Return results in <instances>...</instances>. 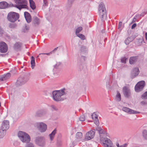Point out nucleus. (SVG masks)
I'll list each match as a JSON object with an SVG mask.
<instances>
[{"label": "nucleus", "mask_w": 147, "mask_h": 147, "mask_svg": "<svg viewBox=\"0 0 147 147\" xmlns=\"http://www.w3.org/2000/svg\"><path fill=\"white\" fill-rule=\"evenodd\" d=\"M136 20V19L135 18H134L133 19V20L134 21H135Z\"/></svg>", "instance_id": "obj_60"}, {"label": "nucleus", "mask_w": 147, "mask_h": 147, "mask_svg": "<svg viewBox=\"0 0 147 147\" xmlns=\"http://www.w3.org/2000/svg\"><path fill=\"white\" fill-rule=\"evenodd\" d=\"M11 74L9 73H7L0 76V81H3L8 79L11 77Z\"/></svg>", "instance_id": "obj_18"}, {"label": "nucleus", "mask_w": 147, "mask_h": 147, "mask_svg": "<svg viewBox=\"0 0 147 147\" xmlns=\"http://www.w3.org/2000/svg\"><path fill=\"white\" fill-rule=\"evenodd\" d=\"M145 37L146 40H147V32H146L145 34Z\"/></svg>", "instance_id": "obj_55"}, {"label": "nucleus", "mask_w": 147, "mask_h": 147, "mask_svg": "<svg viewBox=\"0 0 147 147\" xmlns=\"http://www.w3.org/2000/svg\"><path fill=\"white\" fill-rule=\"evenodd\" d=\"M3 55H3V54H1V55H1V56H3Z\"/></svg>", "instance_id": "obj_61"}, {"label": "nucleus", "mask_w": 147, "mask_h": 147, "mask_svg": "<svg viewBox=\"0 0 147 147\" xmlns=\"http://www.w3.org/2000/svg\"><path fill=\"white\" fill-rule=\"evenodd\" d=\"M61 141L60 140H57V145L58 146H59L61 145Z\"/></svg>", "instance_id": "obj_44"}, {"label": "nucleus", "mask_w": 147, "mask_h": 147, "mask_svg": "<svg viewBox=\"0 0 147 147\" xmlns=\"http://www.w3.org/2000/svg\"><path fill=\"white\" fill-rule=\"evenodd\" d=\"M61 64V63L60 62H57V63L54 66V67L55 68H57Z\"/></svg>", "instance_id": "obj_43"}, {"label": "nucleus", "mask_w": 147, "mask_h": 147, "mask_svg": "<svg viewBox=\"0 0 147 147\" xmlns=\"http://www.w3.org/2000/svg\"><path fill=\"white\" fill-rule=\"evenodd\" d=\"M138 57V56H133L130 57L129 59V63L131 64H133L137 61Z\"/></svg>", "instance_id": "obj_21"}, {"label": "nucleus", "mask_w": 147, "mask_h": 147, "mask_svg": "<svg viewBox=\"0 0 147 147\" xmlns=\"http://www.w3.org/2000/svg\"><path fill=\"white\" fill-rule=\"evenodd\" d=\"M8 4L5 1H2L0 2V8L5 9L7 7Z\"/></svg>", "instance_id": "obj_22"}, {"label": "nucleus", "mask_w": 147, "mask_h": 147, "mask_svg": "<svg viewBox=\"0 0 147 147\" xmlns=\"http://www.w3.org/2000/svg\"><path fill=\"white\" fill-rule=\"evenodd\" d=\"M26 147H34V146L32 143L29 142L26 144Z\"/></svg>", "instance_id": "obj_39"}, {"label": "nucleus", "mask_w": 147, "mask_h": 147, "mask_svg": "<svg viewBox=\"0 0 147 147\" xmlns=\"http://www.w3.org/2000/svg\"><path fill=\"white\" fill-rule=\"evenodd\" d=\"M133 39L134 38L132 36L128 37L125 40V43L126 45H128Z\"/></svg>", "instance_id": "obj_26"}, {"label": "nucleus", "mask_w": 147, "mask_h": 147, "mask_svg": "<svg viewBox=\"0 0 147 147\" xmlns=\"http://www.w3.org/2000/svg\"><path fill=\"white\" fill-rule=\"evenodd\" d=\"M141 103L143 105H145L146 103L145 102L142 101L141 102Z\"/></svg>", "instance_id": "obj_56"}, {"label": "nucleus", "mask_w": 147, "mask_h": 147, "mask_svg": "<svg viewBox=\"0 0 147 147\" xmlns=\"http://www.w3.org/2000/svg\"><path fill=\"white\" fill-rule=\"evenodd\" d=\"M56 129H55L54 130L52 131L51 133L49 135L50 139L51 141H52L53 139L55 136L56 134Z\"/></svg>", "instance_id": "obj_25"}, {"label": "nucleus", "mask_w": 147, "mask_h": 147, "mask_svg": "<svg viewBox=\"0 0 147 147\" xmlns=\"http://www.w3.org/2000/svg\"><path fill=\"white\" fill-rule=\"evenodd\" d=\"M46 112L45 111L43 110H39L36 113V115L38 117H40L45 114Z\"/></svg>", "instance_id": "obj_23"}, {"label": "nucleus", "mask_w": 147, "mask_h": 147, "mask_svg": "<svg viewBox=\"0 0 147 147\" xmlns=\"http://www.w3.org/2000/svg\"><path fill=\"white\" fill-rule=\"evenodd\" d=\"M6 130L1 128L0 129V138H2L5 134Z\"/></svg>", "instance_id": "obj_27"}, {"label": "nucleus", "mask_w": 147, "mask_h": 147, "mask_svg": "<svg viewBox=\"0 0 147 147\" xmlns=\"http://www.w3.org/2000/svg\"><path fill=\"white\" fill-rule=\"evenodd\" d=\"M35 144L41 147H43L45 145V139L42 136H38L35 138Z\"/></svg>", "instance_id": "obj_7"}, {"label": "nucleus", "mask_w": 147, "mask_h": 147, "mask_svg": "<svg viewBox=\"0 0 147 147\" xmlns=\"http://www.w3.org/2000/svg\"><path fill=\"white\" fill-rule=\"evenodd\" d=\"M29 78L26 76L24 77H20L17 80L15 83L16 87H19L25 84L29 80Z\"/></svg>", "instance_id": "obj_6"}, {"label": "nucleus", "mask_w": 147, "mask_h": 147, "mask_svg": "<svg viewBox=\"0 0 147 147\" xmlns=\"http://www.w3.org/2000/svg\"><path fill=\"white\" fill-rule=\"evenodd\" d=\"M21 44L19 42L16 43L14 45L13 47L14 49L15 50L19 49L21 47Z\"/></svg>", "instance_id": "obj_29"}, {"label": "nucleus", "mask_w": 147, "mask_h": 147, "mask_svg": "<svg viewBox=\"0 0 147 147\" xmlns=\"http://www.w3.org/2000/svg\"><path fill=\"white\" fill-rule=\"evenodd\" d=\"M82 134L81 132H78L76 134V137L77 139H81L82 137Z\"/></svg>", "instance_id": "obj_34"}, {"label": "nucleus", "mask_w": 147, "mask_h": 147, "mask_svg": "<svg viewBox=\"0 0 147 147\" xmlns=\"http://www.w3.org/2000/svg\"><path fill=\"white\" fill-rule=\"evenodd\" d=\"M145 85V82L144 81L138 82L135 87V90L136 92H139L143 90Z\"/></svg>", "instance_id": "obj_9"}, {"label": "nucleus", "mask_w": 147, "mask_h": 147, "mask_svg": "<svg viewBox=\"0 0 147 147\" xmlns=\"http://www.w3.org/2000/svg\"><path fill=\"white\" fill-rule=\"evenodd\" d=\"M8 50L7 44L4 42L0 43V52L2 53L6 52Z\"/></svg>", "instance_id": "obj_13"}, {"label": "nucleus", "mask_w": 147, "mask_h": 147, "mask_svg": "<svg viewBox=\"0 0 147 147\" xmlns=\"http://www.w3.org/2000/svg\"><path fill=\"white\" fill-rule=\"evenodd\" d=\"M19 18V14L13 12H11L9 13L7 16L8 20L12 22H14L16 21Z\"/></svg>", "instance_id": "obj_5"}, {"label": "nucleus", "mask_w": 147, "mask_h": 147, "mask_svg": "<svg viewBox=\"0 0 147 147\" xmlns=\"http://www.w3.org/2000/svg\"><path fill=\"white\" fill-rule=\"evenodd\" d=\"M99 134H107V133L106 132L104 131L102 128L98 132Z\"/></svg>", "instance_id": "obj_40"}, {"label": "nucleus", "mask_w": 147, "mask_h": 147, "mask_svg": "<svg viewBox=\"0 0 147 147\" xmlns=\"http://www.w3.org/2000/svg\"><path fill=\"white\" fill-rule=\"evenodd\" d=\"M35 125L41 132H45L47 129V125L42 122L36 123Z\"/></svg>", "instance_id": "obj_8"}, {"label": "nucleus", "mask_w": 147, "mask_h": 147, "mask_svg": "<svg viewBox=\"0 0 147 147\" xmlns=\"http://www.w3.org/2000/svg\"><path fill=\"white\" fill-rule=\"evenodd\" d=\"M79 119H80V121H84L85 120V116L83 115L81 116L80 117Z\"/></svg>", "instance_id": "obj_41"}, {"label": "nucleus", "mask_w": 147, "mask_h": 147, "mask_svg": "<svg viewBox=\"0 0 147 147\" xmlns=\"http://www.w3.org/2000/svg\"><path fill=\"white\" fill-rule=\"evenodd\" d=\"M98 11L101 20L104 21L106 19L107 14L106 8L103 3H100L98 6Z\"/></svg>", "instance_id": "obj_3"}, {"label": "nucleus", "mask_w": 147, "mask_h": 147, "mask_svg": "<svg viewBox=\"0 0 147 147\" xmlns=\"http://www.w3.org/2000/svg\"><path fill=\"white\" fill-rule=\"evenodd\" d=\"M127 59V58L125 57H122L121 59V62L122 63H126V60Z\"/></svg>", "instance_id": "obj_37"}, {"label": "nucleus", "mask_w": 147, "mask_h": 147, "mask_svg": "<svg viewBox=\"0 0 147 147\" xmlns=\"http://www.w3.org/2000/svg\"><path fill=\"white\" fill-rule=\"evenodd\" d=\"M115 100L117 102H119L121 100V94L118 91H117V94L115 97Z\"/></svg>", "instance_id": "obj_28"}, {"label": "nucleus", "mask_w": 147, "mask_h": 147, "mask_svg": "<svg viewBox=\"0 0 147 147\" xmlns=\"http://www.w3.org/2000/svg\"><path fill=\"white\" fill-rule=\"evenodd\" d=\"M65 88H63L61 90H54L52 92V97L53 99L55 101H59L63 100L61 96L64 95Z\"/></svg>", "instance_id": "obj_2"}, {"label": "nucleus", "mask_w": 147, "mask_h": 147, "mask_svg": "<svg viewBox=\"0 0 147 147\" xmlns=\"http://www.w3.org/2000/svg\"><path fill=\"white\" fill-rule=\"evenodd\" d=\"M142 98L143 99H147V91L146 92L142 95Z\"/></svg>", "instance_id": "obj_38"}, {"label": "nucleus", "mask_w": 147, "mask_h": 147, "mask_svg": "<svg viewBox=\"0 0 147 147\" xmlns=\"http://www.w3.org/2000/svg\"><path fill=\"white\" fill-rule=\"evenodd\" d=\"M58 49V47H57L55 48L51 52H52V53H54V52L57 50V49Z\"/></svg>", "instance_id": "obj_53"}, {"label": "nucleus", "mask_w": 147, "mask_h": 147, "mask_svg": "<svg viewBox=\"0 0 147 147\" xmlns=\"http://www.w3.org/2000/svg\"><path fill=\"white\" fill-rule=\"evenodd\" d=\"M17 25L15 23H9V27L11 28H14L16 27Z\"/></svg>", "instance_id": "obj_33"}, {"label": "nucleus", "mask_w": 147, "mask_h": 147, "mask_svg": "<svg viewBox=\"0 0 147 147\" xmlns=\"http://www.w3.org/2000/svg\"><path fill=\"white\" fill-rule=\"evenodd\" d=\"M4 30L0 26V34H2L3 33Z\"/></svg>", "instance_id": "obj_47"}, {"label": "nucleus", "mask_w": 147, "mask_h": 147, "mask_svg": "<svg viewBox=\"0 0 147 147\" xmlns=\"http://www.w3.org/2000/svg\"><path fill=\"white\" fill-rule=\"evenodd\" d=\"M83 29V28L81 26H80L77 28L76 30L75 33L76 35L79 34L80 32Z\"/></svg>", "instance_id": "obj_32"}, {"label": "nucleus", "mask_w": 147, "mask_h": 147, "mask_svg": "<svg viewBox=\"0 0 147 147\" xmlns=\"http://www.w3.org/2000/svg\"><path fill=\"white\" fill-rule=\"evenodd\" d=\"M30 7L33 10H34L36 8L35 3L33 0H29Z\"/></svg>", "instance_id": "obj_24"}, {"label": "nucleus", "mask_w": 147, "mask_h": 147, "mask_svg": "<svg viewBox=\"0 0 147 147\" xmlns=\"http://www.w3.org/2000/svg\"><path fill=\"white\" fill-rule=\"evenodd\" d=\"M24 16L26 22L28 23H30L31 21V17L30 14L27 12H25Z\"/></svg>", "instance_id": "obj_19"}, {"label": "nucleus", "mask_w": 147, "mask_h": 147, "mask_svg": "<svg viewBox=\"0 0 147 147\" xmlns=\"http://www.w3.org/2000/svg\"><path fill=\"white\" fill-rule=\"evenodd\" d=\"M101 32L102 33H105V31L104 30H102Z\"/></svg>", "instance_id": "obj_59"}, {"label": "nucleus", "mask_w": 147, "mask_h": 147, "mask_svg": "<svg viewBox=\"0 0 147 147\" xmlns=\"http://www.w3.org/2000/svg\"><path fill=\"white\" fill-rule=\"evenodd\" d=\"M127 144L126 143L120 146V147H126Z\"/></svg>", "instance_id": "obj_52"}, {"label": "nucleus", "mask_w": 147, "mask_h": 147, "mask_svg": "<svg viewBox=\"0 0 147 147\" xmlns=\"http://www.w3.org/2000/svg\"><path fill=\"white\" fill-rule=\"evenodd\" d=\"M76 35L82 40H84L85 39V36L82 34H79Z\"/></svg>", "instance_id": "obj_36"}, {"label": "nucleus", "mask_w": 147, "mask_h": 147, "mask_svg": "<svg viewBox=\"0 0 147 147\" xmlns=\"http://www.w3.org/2000/svg\"><path fill=\"white\" fill-rule=\"evenodd\" d=\"M105 146H106V147H114L113 146V144L112 142L108 145H106Z\"/></svg>", "instance_id": "obj_50"}, {"label": "nucleus", "mask_w": 147, "mask_h": 147, "mask_svg": "<svg viewBox=\"0 0 147 147\" xmlns=\"http://www.w3.org/2000/svg\"><path fill=\"white\" fill-rule=\"evenodd\" d=\"M9 122L7 120H4L2 123L1 128L7 130L9 127Z\"/></svg>", "instance_id": "obj_15"}, {"label": "nucleus", "mask_w": 147, "mask_h": 147, "mask_svg": "<svg viewBox=\"0 0 147 147\" xmlns=\"http://www.w3.org/2000/svg\"><path fill=\"white\" fill-rule=\"evenodd\" d=\"M100 136V140L101 143L102 144V145L104 147H106V145H108L112 142L110 139L107 138L101 137Z\"/></svg>", "instance_id": "obj_10"}, {"label": "nucleus", "mask_w": 147, "mask_h": 147, "mask_svg": "<svg viewBox=\"0 0 147 147\" xmlns=\"http://www.w3.org/2000/svg\"><path fill=\"white\" fill-rule=\"evenodd\" d=\"M32 23L34 26H38L40 24V20L37 17L34 16L33 18Z\"/></svg>", "instance_id": "obj_20"}, {"label": "nucleus", "mask_w": 147, "mask_h": 147, "mask_svg": "<svg viewBox=\"0 0 147 147\" xmlns=\"http://www.w3.org/2000/svg\"><path fill=\"white\" fill-rule=\"evenodd\" d=\"M51 107L52 108V110H55V111H57L58 110L57 108L55 106L53 105H51Z\"/></svg>", "instance_id": "obj_45"}, {"label": "nucleus", "mask_w": 147, "mask_h": 147, "mask_svg": "<svg viewBox=\"0 0 147 147\" xmlns=\"http://www.w3.org/2000/svg\"><path fill=\"white\" fill-rule=\"evenodd\" d=\"M101 128H102L100 127H96V131H98L99 132V131H100V130Z\"/></svg>", "instance_id": "obj_49"}, {"label": "nucleus", "mask_w": 147, "mask_h": 147, "mask_svg": "<svg viewBox=\"0 0 147 147\" xmlns=\"http://www.w3.org/2000/svg\"><path fill=\"white\" fill-rule=\"evenodd\" d=\"M18 136L20 140L24 143H28L30 141V137L27 133L22 131H19Z\"/></svg>", "instance_id": "obj_4"}, {"label": "nucleus", "mask_w": 147, "mask_h": 147, "mask_svg": "<svg viewBox=\"0 0 147 147\" xmlns=\"http://www.w3.org/2000/svg\"><path fill=\"white\" fill-rule=\"evenodd\" d=\"M82 57L83 59L84 60H85V57L83 56H82Z\"/></svg>", "instance_id": "obj_57"}, {"label": "nucleus", "mask_w": 147, "mask_h": 147, "mask_svg": "<svg viewBox=\"0 0 147 147\" xmlns=\"http://www.w3.org/2000/svg\"><path fill=\"white\" fill-rule=\"evenodd\" d=\"M52 53V52H50V53H40V54H39V55L44 54V55H50V54H51Z\"/></svg>", "instance_id": "obj_48"}, {"label": "nucleus", "mask_w": 147, "mask_h": 147, "mask_svg": "<svg viewBox=\"0 0 147 147\" xmlns=\"http://www.w3.org/2000/svg\"><path fill=\"white\" fill-rule=\"evenodd\" d=\"M98 113L97 112H94L92 115V118L94 120V123L97 126L99 124V120L98 119Z\"/></svg>", "instance_id": "obj_12"}, {"label": "nucleus", "mask_w": 147, "mask_h": 147, "mask_svg": "<svg viewBox=\"0 0 147 147\" xmlns=\"http://www.w3.org/2000/svg\"><path fill=\"white\" fill-rule=\"evenodd\" d=\"M74 0H68L67 3L66 5V7L68 9L71 6L72 3L74 2Z\"/></svg>", "instance_id": "obj_30"}, {"label": "nucleus", "mask_w": 147, "mask_h": 147, "mask_svg": "<svg viewBox=\"0 0 147 147\" xmlns=\"http://www.w3.org/2000/svg\"><path fill=\"white\" fill-rule=\"evenodd\" d=\"M107 40L106 38H105L104 40Z\"/></svg>", "instance_id": "obj_63"}, {"label": "nucleus", "mask_w": 147, "mask_h": 147, "mask_svg": "<svg viewBox=\"0 0 147 147\" xmlns=\"http://www.w3.org/2000/svg\"><path fill=\"white\" fill-rule=\"evenodd\" d=\"M16 4L14 5L12 3L8 4L7 7H15L20 10L23 8H27V1L26 0H14Z\"/></svg>", "instance_id": "obj_1"}, {"label": "nucleus", "mask_w": 147, "mask_h": 147, "mask_svg": "<svg viewBox=\"0 0 147 147\" xmlns=\"http://www.w3.org/2000/svg\"><path fill=\"white\" fill-rule=\"evenodd\" d=\"M39 55H39H39H38V56L37 57H39Z\"/></svg>", "instance_id": "obj_62"}, {"label": "nucleus", "mask_w": 147, "mask_h": 147, "mask_svg": "<svg viewBox=\"0 0 147 147\" xmlns=\"http://www.w3.org/2000/svg\"><path fill=\"white\" fill-rule=\"evenodd\" d=\"M116 145L117 147H120V146L119 145V144L118 143H117V144Z\"/></svg>", "instance_id": "obj_58"}, {"label": "nucleus", "mask_w": 147, "mask_h": 147, "mask_svg": "<svg viewBox=\"0 0 147 147\" xmlns=\"http://www.w3.org/2000/svg\"><path fill=\"white\" fill-rule=\"evenodd\" d=\"M86 47L85 46H82L80 50L81 52H84L86 51Z\"/></svg>", "instance_id": "obj_42"}, {"label": "nucleus", "mask_w": 147, "mask_h": 147, "mask_svg": "<svg viewBox=\"0 0 147 147\" xmlns=\"http://www.w3.org/2000/svg\"><path fill=\"white\" fill-rule=\"evenodd\" d=\"M122 22H119V25H118V28L119 29L120 28V27H121V26L122 24Z\"/></svg>", "instance_id": "obj_54"}, {"label": "nucleus", "mask_w": 147, "mask_h": 147, "mask_svg": "<svg viewBox=\"0 0 147 147\" xmlns=\"http://www.w3.org/2000/svg\"><path fill=\"white\" fill-rule=\"evenodd\" d=\"M139 70L138 68H135L131 71V77L133 79L138 75L139 73Z\"/></svg>", "instance_id": "obj_17"}, {"label": "nucleus", "mask_w": 147, "mask_h": 147, "mask_svg": "<svg viewBox=\"0 0 147 147\" xmlns=\"http://www.w3.org/2000/svg\"><path fill=\"white\" fill-rule=\"evenodd\" d=\"M95 134V131L94 129V130H90L86 134L85 137V139L87 140L91 139L94 138Z\"/></svg>", "instance_id": "obj_11"}, {"label": "nucleus", "mask_w": 147, "mask_h": 147, "mask_svg": "<svg viewBox=\"0 0 147 147\" xmlns=\"http://www.w3.org/2000/svg\"><path fill=\"white\" fill-rule=\"evenodd\" d=\"M122 110L125 112L128 113L130 114H136L140 113V112H139L133 110L125 107H124L123 108Z\"/></svg>", "instance_id": "obj_14"}, {"label": "nucleus", "mask_w": 147, "mask_h": 147, "mask_svg": "<svg viewBox=\"0 0 147 147\" xmlns=\"http://www.w3.org/2000/svg\"><path fill=\"white\" fill-rule=\"evenodd\" d=\"M31 67L32 69H34L35 66V62L34 58L33 56L31 57Z\"/></svg>", "instance_id": "obj_31"}, {"label": "nucleus", "mask_w": 147, "mask_h": 147, "mask_svg": "<svg viewBox=\"0 0 147 147\" xmlns=\"http://www.w3.org/2000/svg\"><path fill=\"white\" fill-rule=\"evenodd\" d=\"M123 92L124 96L125 97L128 98L130 95V92L129 89L126 86L123 87Z\"/></svg>", "instance_id": "obj_16"}, {"label": "nucleus", "mask_w": 147, "mask_h": 147, "mask_svg": "<svg viewBox=\"0 0 147 147\" xmlns=\"http://www.w3.org/2000/svg\"><path fill=\"white\" fill-rule=\"evenodd\" d=\"M136 26V23L134 24L131 27V28L132 29H134L135 28Z\"/></svg>", "instance_id": "obj_51"}, {"label": "nucleus", "mask_w": 147, "mask_h": 147, "mask_svg": "<svg viewBox=\"0 0 147 147\" xmlns=\"http://www.w3.org/2000/svg\"><path fill=\"white\" fill-rule=\"evenodd\" d=\"M29 29V27H27L26 26H25L24 28L23 29V31L24 32H26Z\"/></svg>", "instance_id": "obj_46"}, {"label": "nucleus", "mask_w": 147, "mask_h": 147, "mask_svg": "<svg viewBox=\"0 0 147 147\" xmlns=\"http://www.w3.org/2000/svg\"><path fill=\"white\" fill-rule=\"evenodd\" d=\"M142 135L144 138L146 139H147V130L145 129L143 130Z\"/></svg>", "instance_id": "obj_35"}]
</instances>
